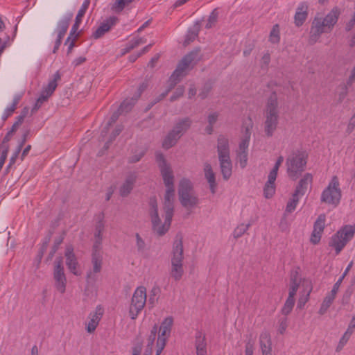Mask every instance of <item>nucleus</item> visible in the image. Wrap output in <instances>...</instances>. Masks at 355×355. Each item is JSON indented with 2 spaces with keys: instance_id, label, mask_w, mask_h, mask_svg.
Listing matches in <instances>:
<instances>
[{
  "instance_id": "obj_1",
  "label": "nucleus",
  "mask_w": 355,
  "mask_h": 355,
  "mask_svg": "<svg viewBox=\"0 0 355 355\" xmlns=\"http://www.w3.org/2000/svg\"><path fill=\"white\" fill-rule=\"evenodd\" d=\"M164 220L159 215L158 205L155 198H150L148 214L152 224V230L157 236L164 235L169 230L174 212V202L164 200Z\"/></svg>"
},
{
  "instance_id": "obj_2",
  "label": "nucleus",
  "mask_w": 355,
  "mask_h": 355,
  "mask_svg": "<svg viewBox=\"0 0 355 355\" xmlns=\"http://www.w3.org/2000/svg\"><path fill=\"white\" fill-rule=\"evenodd\" d=\"M340 15V10L338 7L333 8L325 17L318 14L311 23L309 44L313 45L319 41L322 34L331 33L338 21Z\"/></svg>"
},
{
  "instance_id": "obj_3",
  "label": "nucleus",
  "mask_w": 355,
  "mask_h": 355,
  "mask_svg": "<svg viewBox=\"0 0 355 355\" xmlns=\"http://www.w3.org/2000/svg\"><path fill=\"white\" fill-rule=\"evenodd\" d=\"M279 119L277 97L272 94L268 99L263 110V131L267 137H271L277 129Z\"/></svg>"
},
{
  "instance_id": "obj_4",
  "label": "nucleus",
  "mask_w": 355,
  "mask_h": 355,
  "mask_svg": "<svg viewBox=\"0 0 355 355\" xmlns=\"http://www.w3.org/2000/svg\"><path fill=\"white\" fill-rule=\"evenodd\" d=\"M156 162L159 168L164 184L166 187V191L164 200L174 202V175L170 164L168 163L162 153L155 154Z\"/></svg>"
},
{
  "instance_id": "obj_5",
  "label": "nucleus",
  "mask_w": 355,
  "mask_h": 355,
  "mask_svg": "<svg viewBox=\"0 0 355 355\" xmlns=\"http://www.w3.org/2000/svg\"><path fill=\"white\" fill-rule=\"evenodd\" d=\"M178 196L180 202L187 210L192 211L196 208L200 200L194 191L191 181L187 178H182L178 184Z\"/></svg>"
},
{
  "instance_id": "obj_6",
  "label": "nucleus",
  "mask_w": 355,
  "mask_h": 355,
  "mask_svg": "<svg viewBox=\"0 0 355 355\" xmlns=\"http://www.w3.org/2000/svg\"><path fill=\"white\" fill-rule=\"evenodd\" d=\"M183 252L182 238V236L177 237L173 245L171 259V268L170 271L171 277L175 281L180 280L184 275Z\"/></svg>"
},
{
  "instance_id": "obj_7",
  "label": "nucleus",
  "mask_w": 355,
  "mask_h": 355,
  "mask_svg": "<svg viewBox=\"0 0 355 355\" xmlns=\"http://www.w3.org/2000/svg\"><path fill=\"white\" fill-rule=\"evenodd\" d=\"M200 49H196L184 55L179 62L177 68L170 76L171 78L178 83L189 71L193 69L200 60Z\"/></svg>"
},
{
  "instance_id": "obj_8",
  "label": "nucleus",
  "mask_w": 355,
  "mask_h": 355,
  "mask_svg": "<svg viewBox=\"0 0 355 355\" xmlns=\"http://www.w3.org/2000/svg\"><path fill=\"white\" fill-rule=\"evenodd\" d=\"M307 154L304 151L293 153L287 159L286 165L290 178L297 180L304 171L307 162Z\"/></svg>"
},
{
  "instance_id": "obj_9",
  "label": "nucleus",
  "mask_w": 355,
  "mask_h": 355,
  "mask_svg": "<svg viewBox=\"0 0 355 355\" xmlns=\"http://www.w3.org/2000/svg\"><path fill=\"white\" fill-rule=\"evenodd\" d=\"M146 302V288L144 286H140L134 291L129 307V315L132 320L137 318L144 308Z\"/></svg>"
},
{
  "instance_id": "obj_10",
  "label": "nucleus",
  "mask_w": 355,
  "mask_h": 355,
  "mask_svg": "<svg viewBox=\"0 0 355 355\" xmlns=\"http://www.w3.org/2000/svg\"><path fill=\"white\" fill-rule=\"evenodd\" d=\"M337 176H334L327 187L322 191L321 202L328 205L337 206L341 199L342 193Z\"/></svg>"
},
{
  "instance_id": "obj_11",
  "label": "nucleus",
  "mask_w": 355,
  "mask_h": 355,
  "mask_svg": "<svg viewBox=\"0 0 355 355\" xmlns=\"http://www.w3.org/2000/svg\"><path fill=\"white\" fill-rule=\"evenodd\" d=\"M354 235L351 228L345 225L332 236L329 245L334 248L336 254H338Z\"/></svg>"
},
{
  "instance_id": "obj_12",
  "label": "nucleus",
  "mask_w": 355,
  "mask_h": 355,
  "mask_svg": "<svg viewBox=\"0 0 355 355\" xmlns=\"http://www.w3.org/2000/svg\"><path fill=\"white\" fill-rule=\"evenodd\" d=\"M62 264V259L61 257L57 258L55 261L53 279L56 289L62 294L66 290L67 279Z\"/></svg>"
},
{
  "instance_id": "obj_13",
  "label": "nucleus",
  "mask_w": 355,
  "mask_h": 355,
  "mask_svg": "<svg viewBox=\"0 0 355 355\" xmlns=\"http://www.w3.org/2000/svg\"><path fill=\"white\" fill-rule=\"evenodd\" d=\"M92 269L87 272L86 279L87 282L96 281V275L101 272L102 268V258L96 252H94L92 258Z\"/></svg>"
},
{
  "instance_id": "obj_14",
  "label": "nucleus",
  "mask_w": 355,
  "mask_h": 355,
  "mask_svg": "<svg viewBox=\"0 0 355 355\" xmlns=\"http://www.w3.org/2000/svg\"><path fill=\"white\" fill-rule=\"evenodd\" d=\"M217 153L218 159L230 158L229 139L224 135H220L217 139Z\"/></svg>"
},
{
  "instance_id": "obj_15",
  "label": "nucleus",
  "mask_w": 355,
  "mask_h": 355,
  "mask_svg": "<svg viewBox=\"0 0 355 355\" xmlns=\"http://www.w3.org/2000/svg\"><path fill=\"white\" fill-rule=\"evenodd\" d=\"M103 309L101 306H97L94 312L89 315V321L86 324V330L88 333H93L98 327L99 322L103 316Z\"/></svg>"
},
{
  "instance_id": "obj_16",
  "label": "nucleus",
  "mask_w": 355,
  "mask_h": 355,
  "mask_svg": "<svg viewBox=\"0 0 355 355\" xmlns=\"http://www.w3.org/2000/svg\"><path fill=\"white\" fill-rule=\"evenodd\" d=\"M325 225V215L321 214L314 223L313 231L311 236V242L317 244L320 242L321 234Z\"/></svg>"
},
{
  "instance_id": "obj_17",
  "label": "nucleus",
  "mask_w": 355,
  "mask_h": 355,
  "mask_svg": "<svg viewBox=\"0 0 355 355\" xmlns=\"http://www.w3.org/2000/svg\"><path fill=\"white\" fill-rule=\"evenodd\" d=\"M261 355H272L271 336L268 331H263L259 338Z\"/></svg>"
},
{
  "instance_id": "obj_18",
  "label": "nucleus",
  "mask_w": 355,
  "mask_h": 355,
  "mask_svg": "<svg viewBox=\"0 0 355 355\" xmlns=\"http://www.w3.org/2000/svg\"><path fill=\"white\" fill-rule=\"evenodd\" d=\"M203 171L205 178L209 184V187L211 193L214 194L217 189L216 181V173L214 172L211 165L209 162H205L203 165Z\"/></svg>"
},
{
  "instance_id": "obj_19",
  "label": "nucleus",
  "mask_w": 355,
  "mask_h": 355,
  "mask_svg": "<svg viewBox=\"0 0 355 355\" xmlns=\"http://www.w3.org/2000/svg\"><path fill=\"white\" fill-rule=\"evenodd\" d=\"M307 279H302L297 271H293L291 274L289 284L288 296L295 297L298 288L302 286L304 288V281Z\"/></svg>"
},
{
  "instance_id": "obj_20",
  "label": "nucleus",
  "mask_w": 355,
  "mask_h": 355,
  "mask_svg": "<svg viewBox=\"0 0 355 355\" xmlns=\"http://www.w3.org/2000/svg\"><path fill=\"white\" fill-rule=\"evenodd\" d=\"M118 18L116 17H110L105 20L99 27L94 32L92 37L94 39H98L108 32L111 27L116 24Z\"/></svg>"
},
{
  "instance_id": "obj_21",
  "label": "nucleus",
  "mask_w": 355,
  "mask_h": 355,
  "mask_svg": "<svg viewBox=\"0 0 355 355\" xmlns=\"http://www.w3.org/2000/svg\"><path fill=\"white\" fill-rule=\"evenodd\" d=\"M192 123L193 121L189 117H184L175 122L172 130L182 137L190 129Z\"/></svg>"
},
{
  "instance_id": "obj_22",
  "label": "nucleus",
  "mask_w": 355,
  "mask_h": 355,
  "mask_svg": "<svg viewBox=\"0 0 355 355\" xmlns=\"http://www.w3.org/2000/svg\"><path fill=\"white\" fill-rule=\"evenodd\" d=\"M66 264L69 270L75 275H79L80 273L77 270L78 261L75 254L73 253V248L72 246H67L65 252Z\"/></svg>"
},
{
  "instance_id": "obj_23",
  "label": "nucleus",
  "mask_w": 355,
  "mask_h": 355,
  "mask_svg": "<svg viewBox=\"0 0 355 355\" xmlns=\"http://www.w3.org/2000/svg\"><path fill=\"white\" fill-rule=\"evenodd\" d=\"M136 180L137 175L135 173H131L126 177L125 181L119 188V193L122 197H126L130 193Z\"/></svg>"
},
{
  "instance_id": "obj_24",
  "label": "nucleus",
  "mask_w": 355,
  "mask_h": 355,
  "mask_svg": "<svg viewBox=\"0 0 355 355\" xmlns=\"http://www.w3.org/2000/svg\"><path fill=\"white\" fill-rule=\"evenodd\" d=\"M308 5L306 3H301L298 6L294 17V22L296 26H301L306 21L308 17Z\"/></svg>"
},
{
  "instance_id": "obj_25",
  "label": "nucleus",
  "mask_w": 355,
  "mask_h": 355,
  "mask_svg": "<svg viewBox=\"0 0 355 355\" xmlns=\"http://www.w3.org/2000/svg\"><path fill=\"white\" fill-rule=\"evenodd\" d=\"M13 134L10 131L4 137L1 145H0V171L1 170L5 161L7 158L8 153L9 151L10 146L8 141L10 140L11 137Z\"/></svg>"
},
{
  "instance_id": "obj_26",
  "label": "nucleus",
  "mask_w": 355,
  "mask_h": 355,
  "mask_svg": "<svg viewBox=\"0 0 355 355\" xmlns=\"http://www.w3.org/2000/svg\"><path fill=\"white\" fill-rule=\"evenodd\" d=\"M313 176L311 173H306L300 180L298 186L296 187L295 193L299 196H304L308 189V187L311 184Z\"/></svg>"
},
{
  "instance_id": "obj_27",
  "label": "nucleus",
  "mask_w": 355,
  "mask_h": 355,
  "mask_svg": "<svg viewBox=\"0 0 355 355\" xmlns=\"http://www.w3.org/2000/svg\"><path fill=\"white\" fill-rule=\"evenodd\" d=\"M173 324V319L172 317L166 318L161 324L159 331L160 334L158 336V338L164 339L166 341L167 338L169 337L171 328Z\"/></svg>"
},
{
  "instance_id": "obj_28",
  "label": "nucleus",
  "mask_w": 355,
  "mask_h": 355,
  "mask_svg": "<svg viewBox=\"0 0 355 355\" xmlns=\"http://www.w3.org/2000/svg\"><path fill=\"white\" fill-rule=\"evenodd\" d=\"M220 173L225 180H227L232 174V162L230 158L218 159Z\"/></svg>"
},
{
  "instance_id": "obj_29",
  "label": "nucleus",
  "mask_w": 355,
  "mask_h": 355,
  "mask_svg": "<svg viewBox=\"0 0 355 355\" xmlns=\"http://www.w3.org/2000/svg\"><path fill=\"white\" fill-rule=\"evenodd\" d=\"M312 291V284L310 280L304 281V294L300 296L298 300L297 306L299 309L303 308L309 299V295Z\"/></svg>"
},
{
  "instance_id": "obj_30",
  "label": "nucleus",
  "mask_w": 355,
  "mask_h": 355,
  "mask_svg": "<svg viewBox=\"0 0 355 355\" xmlns=\"http://www.w3.org/2000/svg\"><path fill=\"white\" fill-rule=\"evenodd\" d=\"M60 80V75L58 71H57L53 77V79L51 80L48 85L45 86L42 90V93L45 94L46 96L50 97L54 91L55 90L58 86V82Z\"/></svg>"
},
{
  "instance_id": "obj_31",
  "label": "nucleus",
  "mask_w": 355,
  "mask_h": 355,
  "mask_svg": "<svg viewBox=\"0 0 355 355\" xmlns=\"http://www.w3.org/2000/svg\"><path fill=\"white\" fill-rule=\"evenodd\" d=\"M277 178V176L269 174L268 178V181L266 182L264 189H263V194L266 198H270L273 196L275 193V181Z\"/></svg>"
},
{
  "instance_id": "obj_32",
  "label": "nucleus",
  "mask_w": 355,
  "mask_h": 355,
  "mask_svg": "<svg viewBox=\"0 0 355 355\" xmlns=\"http://www.w3.org/2000/svg\"><path fill=\"white\" fill-rule=\"evenodd\" d=\"M180 137L173 130L168 132L162 141V147L164 149H169L175 146Z\"/></svg>"
},
{
  "instance_id": "obj_33",
  "label": "nucleus",
  "mask_w": 355,
  "mask_h": 355,
  "mask_svg": "<svg viewBox=\"0 0 355 355\" xmlns=\"http://www.w3.org/2000/svg\"><path fill=\"white\" fill-rule=\"evenodd\" d=\"M71 17L72 15L71 14L70 15L65 17L59 21L56 29V31L58 32L57 37L62 39L63 38L64 35L67 33Z\"/></svg>"
},
{
  "instance_id": "obj_34",
  "label": "nucleus",
  "mask_w": 355,
  "mask_h": 355,
  "mask_svg": "<svg viewBox=\"0 0 355 355\" xmlns=\"http://www.w3.org/2000/svg\"><path fill=\"white\" fill-rule=\"evenodd\" d=\"M105 229V222L103 220V216L100 215L95 225V232L94 236L96 239V243L100 244L103 239V232Z\"/></svg>"
},
{
  "instance_id": "obj_35",
  "label": "nucleus",
  "mask_w": 355,
  "mask_h": 355,
  "mask_svg": "<svg viewBox=\"0 0 355 355\" xmlns=\"http://www.w3.org/2000/svg\"><path fill=\"white\" fill-rule=\"evenodd\" d=\"M335 297L336 295L333 294L331 292L326 295L318 311V313L320 315H322L327 311L330 306L332 304L334 300H335Z\"/></svg>"
},
{
  "instance_id": "obj_36",
  "label": "nucleus",
  "mask_w": 355,
  "mask_h": 355,
  "mask_svg": "<svg viewBox=\"0 0 355 355\" xmlns=\"http://www.w3.org/2000/svg\"><path fill=\"white\" fill-rule=\"evenodd\" d=\"M28 135H29V130H26L22 135L21 140L20 141V142H19L18 146L17 147L15 153H13L12 156L10 159L8 167H10L12 164H15L17 157H18L23 146L24 145V144L26 143V141L27 140V137H28Z\"/></svg>"
},
{
  "instance_id": "obj_37",
  "label": "nucleus",
  "mask_w": 355,
  "mask_h": 355,
  "mask_svg": "<svg viewBox=\"0 0 355 355\" xmlns=\"http://www.w3.org/2000/svg\"><path fill=\"white\" fill-rule=\"evenodd\" d=\"M160 289L157 286H154L150 291L149 297L148 300V306L150 309H153L157 303Z\"/></svg>"
},
{
  "instance_id": "obj_38",
  "label": "nucleus",
  "mask_w": 355,
  "mask_h": 355,
  "mask_svg": "<svg viewBox=\"0 0 355 355\" xmlns=\"http://www.w3.org/2000/svg\"><path fill=\"white\" fill-rule=\"evenodd\" d=\"M250 128L247 127L245 128V132L243 138L241 139L239 146V149L237 150L236 152H248L249 142L250 139Z\"/></svg>"
},
{
  "instance_id": "obj_39",
  "label": "nucleus",
  "mask_w": 355,
  "mask_h": 355,
  "mask_svg": "<svg viewBox=\"0 0 355 355\" xmlns=\"http://www.w3.org/2000/svg\"><path fill=\"white\" fill-rule=\"evenodd\" d=\"M138 98H130V99H125L121 104V105L119 106V110L123 114V113H127L128 112H130L132 107L134 106V105L135 104Z\"/></svg>"
},
{
  "instance_id": "obj_40",
  "label": "nucleus",
  "mask_w": 355,
  "mask_h": 355,
  "mask_svg": "<svg viewBox=\"0 0 355 355\" xmlns=\"http://www.w3.org/2000/svg\"><path fill=\"white\" fill-rule=\"evenodd\" d=\"M134 1L135 0H115L114 3L112 6V10L115 12H121Z\"/></svg>"
},
{
  "instance_id": "obj_41",
  "label": "nucleus",
  "mask_w": 355,
  "mask_h": 355,
  "mask_svg": "<svg viewBox=\"0 0 355 355\" xmlns=\"http://www.w3.org/2000/svg\"><path fill=\"white\" fill-rule=\"evenodd\" d=\"M196 348L197 355H207L206 343L203 337L196 338Z\"/></svg>"
},
{
  "instance_id": "obj_42",
  "label": "nucleus",
  "mask_w": 355,
  "mask_h": 355,
  "mask_svg": "<svg viewBox=\"0 0 355 355\" xmlns=\"http://www.w3.org/2000/svg\"><path fill=\"white\" fill-rule=\"evenodd\" d=\"M122 113L119 110L112 114L110 120L107 123L106 125L104 127L103 130H102L101 135L103 137H105L107 135V133L109 131L110 127L112 126L116 121L119 116Z\"/></svg>"
},
{
  "instance_id": "obj_43",
  "label": "nucleus",
  "mask_w": 355,
  "mask_h": 355,
  "mask_svg": "<svg viewBox=\"0 0 355 355\" xmlns=\"http://www.w3.org/2000/svg\"><path fill=\"white\" fill-rule=\"evenodd\" d=\"M269 41L272 44H278L280 41V31L278 24L273 26L270 35Z\"/></svg>"
},
{
  "instance_id": "obj_44",
  "label": "nucleus",
  "mask_w": 355,
  "mask_h": 355,
  "mask_svg": "<svg viewBox=\"0 0 355 355\" xmlns=\"http://www.w3.org/2000/svg\"><path fill=\"white\" fill-rule=\"evenodd\" d=\"M295 302V297L288 296L282 309V313L284 315H288L292 311Z\"/></svg>"
},
{
  "instance_id": "obj_45",
  "label": "nucleus",
  "mask_w": 355,
  "mask_h": 355,
  "mask_svg": "<svg viewBox=\"0 0 355 355\" xmlns=\"http://www.w3.org/2000/svg\"><path fill=\"white\" fill-rule=\"evenodd\" d=\"M177 84L178 83L175 82V80L169 78L168 80L167 89L156 98L155 103H157L164 99L168 94V93L175 87Z\"/></svg>"
},
{
  "instance_id": "obj_46",
  "label": "nucleus",
  "mask_w": 355,
  "mask_h": 355,
  "mask_svg": "<svg viewBox=\"0 0 355 355\" xmlns=\"http://www.w3.org/2000/svg\"><path fill=\"white\" fill-rule=\"evenodd\" d=\"M299 195L296 194L295 193H293L292 198L288 202L286 211L288 213H291L295 210L296 208L297 204L299 201Z\"/></svg>"
},
{
  "instance_id": "obj_47",
  "label": "nucleus",
  "mask_w": 355,
  "mask_h": 355,
  "mask_svg": "<svg viewBox=\"0 0 355 355\" xmlns=\"http://www.w3.org/2000/svg\"><path fill=\"white\" fill-rule=\"evenodd\" d=\"M250 226V224H244V223H242V224H240L239 225H238L235 228V230L233 232L234 237L236 239L241 237L242 235H243L248 231Z\"/></svg>"
},
{
  "instance_id": "obj_48",
  "label": "nucleus",
  "mask_w": 355,
  "mask_h": 355,
  "mask_svg": "<svg viewBox=\"0 0 355 355\" xmlns=\"http://www.w3.org/2000/svg\"><path fill=\"white\" fill-rule=\"evenodd\" d=\"M236 160L240 166L244 168L248 164V152H236Z\"/></svg>"
},
{
  "instance_id": "obj_49",
  "label": "nucleus",
  "mask_w": 355,
  "mask_h": 355,
  "mask_svg": "<svg viewBox=\"0 0 355 355\" xmlns=\"http://www.w3.org/2000/svg\"><path fill=\"white\" fill-rule=\"evenodd\" d=\"M122 130H123V126L122 125H117L114 128V130H113L112 133L110 136L109 140L105 144V149H107L109 148L110 144L121 132Z\"/></svg>"
},
{
  "instance_id": "obj_50",
  "label": "nucleus",
  "mask_w": 355,
  "mask_h": 355,
  "mask_svg": "<svg viewBox=\"0 0 355 355\" xmlns=\"http://www.w3.org/2000/svg\"><path fill=\"white\" fill-rule=\"evenodd\" d=\"M90 3V0H85L83 3L82 4L81 8L78 10V12L76 17V21L81 22L82 18L85 14L86 10H87Z\"/></svg>"
},
{
  "instance_id": "obj_51",
  "label": "nucleus",
  "mask_w": 355,
  "mask_h": 355,
  "mask_svg": "<svg viewBox=\"0 0 355 355\" xmlns=\"http://www.w3.org/2000/svg\"><path fill=\"white\" fill-rule=\"evenodd\" d=\"M136 239V246L137 248V251L140 253H143L146 249V243L144 239L141 237L139 234L136 233L135 234Z\"/></svg>"
},
{
  "instance_id": "obj_52",
  "label": "nucleus",
  "mask_w": 355,
  "mask_h": 355,
  "mask_svg": "<svg viewBox=\"0 0 355 355\" xmlns=\"http://www.w3.org/2000/svg\"><path fill=\"white\" fill-rule=\"evenodd\" d=\"M217 19H218V12H216V10H214L211 12L210 15L209 16L207 23L205 27L207 28H211L216 24Z\"/></svg>"
},
{
  "instance_id": "obj_53",
  "label": "nucleus",
  "mask_w": 355,
  "mask_h": 355,
  "mask_svg": "<svg viewBox=\"0 0 355 355\" xmlns=\"http://www.w3.org/2000/svg\"><path fill=\"white\" fill-rule=\"evenodd\" d=\"M184 93V87L183 86H179L175 92H174V94L170 97V101H176L177 99H178L179 98H180L181 96H183Z\"/></svg>"
},
{
  "instance_id": "obj_54",
  "label": "nucleus",
  "mask_w": 355,
  "mask_h": 355,
  "mask_svg": "<svg viewBox=\"0 0 355 355\" xmlns=\"http://www.w3.org/2000/svg\"><path fill=\"white\" fill-rule=\"evenodd\" d=\"M157 324H155L154 327L152 328L151 331H150V334L148 338V345H149L150 347V346H153L154 345V341L155 340V338H156V334H157Z\"/></svg>"
},
{
  "instance_id": "obj_55",
  "label": "nucleus",
  "mask_w": 355,
  "mask_h": 355,
  "mask_svg": "<svg viewBox=\"0 0 355 355\" xmlns=\"http://www.w3.org/2000/svg\"><path fill=\"white\" fill-rule=\"evenodd\" d=\"M196 31L189 32V34L187 36V39L185 40V42L189 43L190 42H192L195 40V38L198 36V33L200 29V25L198 24H196Z\"/></svg>"
},
{
  "instance_id": "obj_56",
  "label": "nucleus",
  "mask_w": 355,
  "mask_h": 355,
  "mask_svg": "<svg viewBox=\"0 0 355 355\" xmlns=\"http://www.w3.org/2000/svg\"><path fill=\"white\" fill-rule=\"evenodd\" d=\"M284 161V157L283 156H279L277 161H276V163L274 166V167L272 168V169L270 171V173L269 174H271V175H273L275 176H277V171L279 170V166H281V164H282Z\"/></svg>"
},
{
  "instance_id": "obj_57",
  "label": "nucleus",
  "mask_w": 355,
  "mask_h": 355,
  "mask_svg": "<svg viewBox=\"0 0 355 355\" xmlns=\"http://www.w3.org/2000/svg\"><path fill=\"white\" fill-rule=\"evenodd\" d=\"M254 341L249 340L245 346V355H253L254 353Z\"/></svg>"
},
{
  "instance_id": "obj_58",
  "label": "nucleus",
  "mask_w": 355,
  "mask_h": 355,
  "mask_svg": "<svg viewBox=\"0 0 355 355\" xmlns=\"http://www.w3.org/2000/svg\"><path fill=\"white\" fill-rule=\"evenodd\" d=\"M349 339V338H347V336L343 335L342 336V338L340 339V340L336 346V351L337 352H340L343 349L344 346L347 344Z\"/></svg>"
},
{
  "instance_id": "obj_59",
  "label": "nucleus",
  "mask_w": 355,
  "mask_h": 355,
  "mask_svg": "<svg viewBox=\"0 0 355 355\" xmlns=\"http://www.w3.org/2000/svg\"><path fill=\"white\" fill-rule=\"evenodd\" d=\"M17 107H15V105H10V106H8L4 111L3 112V114L2 116V119L3 120H6L7 119V118L8 116H10V115H12L13 114V112L15 111Z\"/></svg>"
},
{
  "instance_id": "obj_60",
  "label": "nucleus",
  "mask_w": 355,
  "mask_h": 355,
  "mask_svg": "<svg viewBox=\"0 0 355 355\" xmlns=\"http://www.w3.org/2000/svg\"><path fill=\"white\" fill-rule=\"evenodd\" d=\"M166 341H165L164 338H157L156 355H160L166 345Z\"/></svg>"
},
{
  "instance_id": "obj_61",
  "label": "nucleus",
  "mask_w": 355,
  "mask_h": 355,
  "mask_svg": "<svg viewBox=\"0 0 355 355\" xmlns=\"http://www.w3.org/2000/svg\"><path fill=\"white\" fill-rule=\"evenodd\" d=\"M81 22L80 21H76L75 20V23L73 25L72 28H71V30L70 31V35L69 36L67 37V41L65 42V44H67V42H69L71 38V37L76 34V31H78V28H79V26H80V24Z\"/></svg>"
},
{
  "instance_id": "obj_62",
  "label": "nucleus",
  "mask_w": 355,
  "mask_h": 355,
  "mask_svg": "<svg viewBox=\"0 0 355 355\" xmlns=\"http://www.w3.org/2000/svg\"><path fill=\"white\" fill-rule=\"evenodd\" d=\"M270 62V55L268 53H265L261 60V67H267Z\"/></svg>"
},
{
  "instance_id": "obj_63",
  "label": "nucleus",
  "mask_w": 355,
  "mask_h": 355,
  "mask_svg": "<svg viewBox=\"0 0 355 355\" xmlns=\"http://www.w3.org/2000/svg\"><path fill=\"white\" fill-rule=\"evenodd\" d=\"M218 114L216 112L210 114L208 116V123L209 125H214L218 120Z\"/></svg>"
},
{
  "instance_id": "obj_64",
  "label": "nucleus",
  "mask_w": 355,
  "mask_h": 355,
  "mask_svg": "<svg viewBox=\"0 0 355 355\" xmlns=\"http://www.w3.org/2000/svg\"><path fill=\"white\" fill-rule=\"evenodd\" d=\"M287 328L286 319H284L280 321L279 327V332L280 334H283Z\"/></svg>"
}]
</instances>
